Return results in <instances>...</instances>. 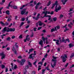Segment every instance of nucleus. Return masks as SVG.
<instances>
[{"label":"nucleus","mask_w":74,"mask_h":74,"mask_svg":"<svg viewBox=\"0 0 74 74\" xmlns=\"http://www.w3.org/2000/svg\"><path fill=\"white\" fill-rule=\"evenodd\" d=\"M51 61L54 62H53V65L51 64V66L53 68H55V66H56V60L53 59H52Z\"/></svg>","instance_id":"1"},{"label":"nucleus","mask_w":74,"mask_h":74,"mask_svg":"<svg viewBox=\"0 0 74 74\" xmlns=\"http://www.w3.org/2000/svg\"><path fill=\"white\" fill-rule=\"evenodd\" d=\"M61 9L62 7H61V6L59 5L58 7V5H56L55 7V11L56 12H58V11L60 10Z\"/></svg>","instance_id":"2"},{"label":"nucleus","mask_w":74,"mask_h":74,"mask_svg":"<svg viewBox=\"0 0 74 74\" xmlns=\"http://www.w3.org/2000/svg\"><path fill=\"white\" fill-rule=\"evenodd\" d=\"M66 58H67V56L66 54H65L64 56H62V57L61 58L62 59L63 63H64L66 61Z\"/></svg>","instance_id":"3"},{"label":"nucleus","mask_w":74,"mask_h":74,"mask_svg":"<svg viewBox=\"0 0 74 74\" xmlns=\"http://www.w3.org/2000/svg\"><path fill=\"white\" fill-rule=\"evenodd\" d=\"M40 13H38V15L36 17H35L33 16L32 18L33 19L35 20H36V21H38V19L40 18V17H39L40 16Z\"/></svg>","instance_id":"4"},{"label":"nucleus","mask_w":74,"mask_h":74,"mask_svg":"<svg viewBox=\"0 0 74 74\" xmlns=\"http://www.w3.org/2000/svg\"><path fill=\"white\" fill-rule=\"evenodd\" d=\"M0 56H2L1 57V59H2V60H3V59L5 58V55L3 53H0Z\"/></svg>","instance_id":"5"},{"label":"nucleus","mask_w":74,"mask_h":74,"mask_svg":"<svg viewBox=\"0 0 74 74\" xmlns=\"http://www.w3.org/2000/svg\"><path fill=\"white\" fill-rule=\"evenodd\" d=\"M15 29L14 28H8L7 32H15Z\"/></svg>","instance_id":"6"},{"label":"nucleus","mask_w":74,"mask_h":74,"mask_svg":"<svg viewBox=\"0 0 74 74\" xmlns=\"http://www.w3.org/2000/svg\"><path fill=\"white\" fill-rule=\"evenodd\" d=\"M0 23L2 25V26H5L6 25V26H8V23H6L5 24L2 21H0Z\"/></svg>","instance_id":"7"},{"label":"nucleus","mask_w":74,"mask_h":74,"mask_svg":"<svg viewBox=\"0 0 74 74\" xmlns=\"http://www.w3.org/2000/svg\"><path fill=\"white\" fill-rule=\"evenodd\" d=\"M67 24H66L65 25L63 26V28H65V29L64 30V32H66L67 30H69V29H67V27H67Z\"/></svg>","instance_id":"8"},{"label":"nucleus","mask_w":74,"mask_h":74,"mask_svg":"<svg viewBox=\"0 0 74 74\" xmlns=\"http://www.w3.org/2000/svg\"><path fill=\"white\" fill-rule=\"evenodd\" d=\"M7 30H8V29H7V27H5L3 28V30L2 31V32L3 33H4L5 32H6V31H7Z\"/></svg>","instance_id":"9"},{"label":"nucleus","mask_w":74,"mask_h":74,"mask_svg":"<svg viewBox=\"0 0 74 74\" xmlns=\"http://www.w3.org/2000/svg\"><path fill=\"white\" fill-rule=\"evenodd\" d=\"M53 41H57L56 43V44H57V45H59V40H56V39H53Z\"/></svg>","instance_id":"10"},{"label":"nucleus","mask_w":74,"mask_h":74,"mask_svg":"<svg viewBox=\"0 0 74 74\" xmlns=\"http://www.w3.org/2000/svg\"><path fill=\"white\" fill-rule=\"evenodd\" d=\"M68 0H64H64H61V2L62 3V4L63 5H65V4H66V3Z\"/></svg>","instance_id":"11"},{"label":"nucleus","mask_w":74,"mask_h":74,"mask_svg":"<svg viewBox=\"0 0 74 74\" xmlns=\"http://www.w3.org/2000/svg\"><path fill=\"white\" fill-rule=\"evenodd\" d=\"M27 5H28V3H27L26 5H24L23 6H22L20 8V10H22V9H23V8H24V7H26V6H27Z\"/></svg>","instance_id":"12"},{"label":"nucleus","mask_w":74,"mask_h":74,"mask_svg":"<svg viewBox=\"0 0 74 74\" xmlns=\"http://www.w3.org/2000/svg\"><path fill=\"white\" fill-rule=\"evenodd\" d=\"M26 62V60L25 59H23L21 60V63H22V64H21V65L23 66V64H24V63Z\"/></svg>","instance_id":"13"},{"label":"nucleus","mask_w":74,"mask_h":74,"mask_svg":"<svg viewBox=\"0 0 74 74\" xmlns=\"http://www.w3.org/2000/svg\"><path fill=\"white\" fill-rule=\"evenodd\" d=\"M26 9H24L23 10H22L21 12V15H23L26 12Z\"/></svg>","instance_id":"14"},{"label":"nucleus","mask_w":74,"mask_h":74,"mask_svg":"<svg viewBox=\"0 0 74 74\" xmlns=\"http://www.w3.org/2000/svg\"><path fill=\"white\" fill-rule=\"evenodd\" d=\"M41 3L40 2H38L36 5V6L35 7V8L36 10H37L38 9V5H40V4Z\"/></svg>","instance_id":"15"},{"label":"nucleus","mask_w":74,"mask_h":74,"mask_svg":"<svg viewBox=\"0 0 74 74\" xmlns=\"http://www.w3.org/2000/svg\"><path fill=\"white\" fill-rule=\"evenodd\" d=\"M43 14H45L44 16L45 17L47 18L48 16H49L47 15V13L45 11L43 12Z\"/></svg>","instance_id":"16"},{"label":"nucleus","mask_w":74,"mask_h":74,"mask_svg":"<svg viewBox=\"0 0 74 74\" xmlns=\"http://www.w3.org/2000/svg\"><path fill=\"white\" fill-rule=\"evenodd\" d=\"M33 55V54H30L29 56L28 59H32L33 60V59H34V58H33V57L32 56V55Z\"/></svg>","instance_id":"17"},{"label":"nucleus","mask_w":74,"mask_h":74,"mask_svg":"<svg viewBox=\"0 0 74 74\" xmlns=\"http://www.w3.org/2000/svg\"><path fill=\"white\" fill-rule=\"evenodd\" d=\"M10 11L7 10L6 11L5 13L7 15H9L10 14Z\"/></svg>","instance_id":"18"},{"label":"nucleus","mask_w":74,"mask_h":74,"mask_svg":"<svg viewBox=\"0 0 74 74\" xmlns=\"http://www.w3.org/2000/svg\"><path fill=\"white\" fill-rule=\"evenodd\" d=\"M6 41H11V37H8L6 38Z\"/></svg>","instance_id":"19"},{"label":"nucleus","mask_w":74,"mask_h":74,"mask_svg":"<svg viewBox=\"0 0 74 74\" xmlns=\"http://www.w3.org/2000/svg\"><path fill=\"white\" fill-rule=\"evenodd\" d=\"M69 45V48H72V47H74V45H73L71 44H70Z\"/></svg>","instance_id":"20"},{"label":"nucleus","mask_w":74,"mask_h":74,"mask_svg":"<svg viewBox=\"0 0 74 74\" xmlns=\"http://www.w3.org/2000/svg\"><path fill=\"white\" fill-rule=\"evenodd\" d=\"M42 40L43 41L44 43L45 42V38H44V36H42Z\"/></svg>","instance_id":"21"},{"label":"nucleus","mask_w":74,"mask_h":74,"mask_svg":"<svg viewBox=\"0 0 74 74\" xmlns=\"http://www.w3.org/2000/svg\"><path fill=\"white\" fill-rule=\"evenodd\" d=\"M39 44L40 45H43V41H42V40H40V42H39Z\"/></svg>","instance_id":"22"},{"label":"nucleus","mask_w":74,"mask_h":74,"mask_svg":"<svg viewBox=\"0 0 74 74\" xmlns=\"http://www.w3.org/2000/svg\"><path fill=\"white\" fill-rule=\"evenodd\" d=\"M28 64L29 65V67H32V64L30 63V62H28Z\"/></svg>","instance_id":"23"},{"label":"nucleus","mask_w":74,"mask_h":74,"mask_svg":"<svg viewBox=\"0 0 74 74\" xmlns=\"http://www.w3.org/2000/svg\"><path fill=\"white\" fill-rule=\"evenodd\" d=\"M38 23H39V26H42V23L41 21H38Z\"/></svg>","instance_id":"24"},{"label":"nucleus","mask_w":74,"mask_h":74,"mask_svg":"<svg viewBox=\"0 0 74 74\" xmlns=\"http://www.w3.org/2000/svg\"><path fill=\"white\" fill-rule=\"evenodd\" d=\"M24 23H25L23 22H22L19 26V27H21L23 25H24Z\"/></svg>","instance_id":"25"},{"label":"nucleus","mask_w":74,"mask_h":74,"mask_svg":"<svg viewBox=\"0 0 74 74\" xmlns=\"http://www.w3.org/2000/svg\"><path fill=\"white\" fill-rule=\"evenodd\" d=\"M17 62L18 63H20V64L21 65V64H22V61H20L18 60H17Z\"/></svg>","instance_id":"26"},{"label":"nucleus","mask_w":74,"mask_h":74,"mask_svg":"<svg viewBox=\"0 0 74 74\" xmlns=\"http://www.w3.org/2000/svg\"><path fill=\"white\" fill-rule=\"evenodd\" d=\"M17 65H14V67L13 68V70H14H14H15L16 69H17Z\"/></svg>","instance_id":"27"},{"label":"nucleus","mask_w":74,"mask_h":74,"mask_svg":"<svg viewBox=\"0 0 74 74\" xmlns=\"http://www.w3.org/2000/svg\"><path fill=\"white\" fill-rule=\"evenodd\" d=\"M51 1H49L47 5V6H49L51 5Z\"/></svg>","instance_id":"28"},{"label":"nucleus","mask_w":74,"mask_h":74,"mask_svg":"<svg viewBox=\"0 0 74 74\" xmlns=\"http://www.w3.org/2000/svg\"><path fill=\"white\" fill-rule=\"evenodd\" d=\"M56 20H57V18H56V17H55L53 18V21L54 22H56Z\"/></svg>","instance_id":"29"},{"label":"nucleus","mask_w":74,"mask_h":74,"mask_svg":"<svg viewBox=\"0 0 74 74\" xmlns=\"http://www.w3.org/2000/svg\"><path fill=\"white\" fill-rule=\"evenodd\" d=\"M74 53H72L71 54V55L70 56V58H73V57H74Z\"/></svg>","instance_id":"30"},{"label":"nucleus","mask_w":74,"mask_h":74,"mask_svg":"<svg viewBox=\"0 0 74 74\" xmlns=\"http://www.w3.org/2000/svg\"><path fill=\"white\" fill-rule=\"evenodd\" d=\"M48 17H49L48 20V21H50V20L51 19V15H49Z\"/></svg>","instance_id":"31"},{"label":"nucleus","mask_w":74,"mask_h":74,"mask_svg":"<svg viewBox=\"0 0 74 74\" xmlns=\"http://www.w3.org/2000/svg\"><path fill=\"white\" fill-rule=\"evenodd\" d=\"M51 33H52V32H55V29L54 28L51 29Z\"/></svg>","instance_id":"32"},{"label":"nucleus","mask_w":74,"mask_h":74,"mask_svg":"<svg viewBox=\"0 0 74 74\" xmlns=\"http://www.w3.org/2000/svg\"><path fill=\"white\" fill-rule=\"evenodd\" d=\"M64 15H63L62 14H61L59 18L60 19H61V18H63V17H64Z\"/></svg>","instance_id":"33"},{"label":"nucleus","mask_w":74,"mask_h":74,"mask_svg":"<svg viewBox=\"0 0 74 74\" xmlns=\"http://www.w3.org/2000/svg\"><path fill=\"white\" fill-rule=\"evenodd\" d=\"M58 1H56L55 3H54V4L55 5H57L58 6Z\"/></svg>","instance_id":"34"},{"label":"nucleus","mask_w":74,"mask_h":74,"mask_svg":"<svg viewBox=\"0 0 74 74\" xmlns=\"http://www.w3.org/2000/svg\"><path fill=\"white\" fill-rule=\"evenodd\" d=\"M65 41L67 42V41H68V42L69 43L70 42V40H69V39L68 38V39H65Z\"/></svg>","instance_id":"35"},{"label":"nucleus","mask_w":74,"mask_h":74,"mask_svg":"<svg viewBox=\"0 0 74 74\" xmlns=\"http://www.w3.org/2000/svg\"><path fill=\"white\" fill-rule=\"evenodd\" d=\"M13 8L14 9H15V10H16V9H17V8H18V7H17V6H13Z\"/></svg>","instance_id":"36"},{"label":"nucleus","mask_w":74,"mask_h":74,"mask_svg":"<svg viewBox=\"0 0 74 74\" xmlns=\"http://www.w3.org/2000/svg\"><path fill=\"white\" fill-rule=\"evenodd\" d=\"M45 40L46 41V44H48V39L47 38H45Z\"/></svg>","instance_id":"37"},{"label":"nucleus","mask_w":74,"mask_h":74,"mask_svg":"<svg viewBox=\"0 0 74 74\" xmlns=\"http://www.w3.org/2000/svg\"><path fill=\"white\" fill-rule=\"evenodd\" d=\"M29 65L26 66L25 68V70H26V69H29Z\"/></svg>","instance_id":"38"},{"label":"nucleus","mask_w":74,"mask_h":74,"mask_svg":"<svg viewBox=\"0 0 74 74\" xmlns=\"http://www.w3.org/2000/svg\"><path fill=\"white\" fill-rule=\"evenodd\" d=\"M1 67L2 69H4V68H5V65L3 64H2V65Z\"/></svg>","instance_id":"39"},{"label":"nucleus","mask_w":74,"mask_h":74,"mask_svg":"<svg viewBox=\"0 0 74 74\" xmlns=\"http://www.w3.org/2000/svg\"><path fill=\"white\" fill-rule=\"evenodd\" d=\"M2 3H0V4L2 5L3 4V3H5V0H2Z\"/></svg>","instance_id":"40"},{"label":"nucleus","mask_w":74,"mask_h":74,"mask_svg":"<svg viewBox=\"0 0 74 74\" xmlns=\"http://www.w3.org/2000/svg\"><path fill=\"white\" fill-rule=\"evenodd\" d=\"M12 51L13 52H14V51H15L16 50V49L15 48V47H13V49H12Z\"/></svg>","instance_id":"41"},{"label":"nucleus","mask_w":74,"mask_h":74,"mask_svg":"<svg viewBox=\"0 0 74 74\" xmlns=\"http://www.w3.org/2000/svg\"><path fill=\"white\" fill-rule=\"evenodd\" d=\"M15 44H15V45L16 47L17 48H18V45H16L18 43L15 42Z\"/></svg>","instance_id":"42"},{"label":"nucleus","mask_w":74,"mask_h":74,"mask_svg":"<svg viewBox=\"0 0 74 74\" xmlns=\"http://www.w3.org/2000/svg\"><path fill=\"white\" fill-rule=\"evenodd\" d=\"M40 64V65H42V62H39L38 63V64Z\"/></svg>","instance_id":"43"},{"label":"nucleus","mask_w":74,"mask_h":74,"mask_svg":"<svg viewBox=\"0 0 74 74\" xmlns=\"http://www.w3.org/2000/svg\"><path fill=\"white\" fill-rule=\"evenodd\" d=\"M36 63H37V60H36L33 63V64L34 65H36Z\"/></svg>","instance_id":"44"},{"label":"nucleus","mask_w":74,"mask_h":74,"mask_svg":"<svg viewBox=\"0 0 74 74\" xmlns=\"http://www.w3.org/2000/svg\"><path fill=\"white\" fill-rule=\"evenodd\" d=\"M12 1H10V2L9 3V4H8V6L9 7H10V6H11V3H12Z\"/></svg>","instance_id":"45"},{"label":"nucleus","mask_w":74,"mask_h":74,"mask_svg":"<svg viewBox=\"0 0 74 74\" xmlns=\"http://www.w3.org/2000/svg\"><path fill=\"white\" fill-rule=\"evenodd\" d=\"M23 37H22V35L21 34L19 36V38H22Z\"/></svg>","instance_id":"46"},{"label":"nucleus","mask_w":74,"mask_h":74,"mask_svg":"<svg viewBox=\"0 0 74 74\" xmlns=\"http://www.w3.org/2000/svg\"><path fill=\"white\" fill-rule=\"evenodd\" d=\"M46 70V69H43L42 70V73H44V72Z\"/></svg>","instance_id":"47"},{"label":"nucleus","mask_w":74,"mask_h":74,"mask_svg":"<svg viewBox=\"0 0 74 74\" xmlns=\"http://www.w3.org/2000/svg\"><path fill=\"white\" fill-rule=\"evenodd\" d=\"M34 36V34L32 33L31 35L30 36L31 37H33Z\"/></svg>","instance_id":"48"},{"label":"nucleus","mask_w":74,"mask_h":74,"mask_svg":"<svg viewBox=\"0 0 74 74\" xmlns=\"http://www.w3.org/2000/svg\"><path fill=\"white\" fill-rule=\"evenodd\" d=\"M48 14H50L51 12L49 11H45Z\"/></svg>","instance_id":"49"},{"label":"nucleus","mask_w":74,"mask_h":74,"mask_svg":"<svg viewBox=\"0 0 74 74\" xmlns=\"http://www.w3.org/2000/svg\"><path fill=\"white\" fill-rule=\"evenodd\" d=\"M29 51H30L32 52L33 51H34V49L32 48L31 49H29Z\"/></svg>","instance_id":"50"},{"label":"nucleus","mask_w":74,"mask_h":74,"mask_svg":"<svg viewBox=\"0 0 74 74\" xmlns=\"http://www.w3.org/2000/svg\"><path fill=\"white\" fill-rule=\"evenodd\" d=\"M47 7H46L43 10V11H46L47 10Z\"/></svg>","instance_id":"51"},{"label":"nucleus","mask_w":74,"mask_h":74,"mask_svg":"<svg viewBox=\"0 0 74 74\" xmlns=\"http://www.w3.org/2000/svg\"><path fill=\"white\" fill-rule=\"evenodd\" d=\"M8 71V69L7 68H6L5 69V72L7 73V72Z\"/></svg>","instance_id":"52"},{"label":"nucleus","mask_w":74,"mask_h":74,"mask_svg":"<svg viewBox=\"0 0 74 74\" xmlns=\"http://www.w3.org/2000/svg\"><path fill=\"white\" fill-rule=\"evenodd\" d=\"M29 6L30 7H34V5H33V4H30Z\"/></svg>","instance_id":"53"},{"label":"nucleus","mask_w":74,"mask_h":74,"mask_svg":"<svg viewBox=\"0 0 74 74\" xmlns=\"http://www.w3.org/2000/svg\"><path fill=\"white\" fill-rule=\"evenodd\" d=\"M54 13V12L53 11H51V12L50 13L51 15H53V13Z\"/></svg>","instance_id":"54"},{"label":"nucleus","mask_w":74,"mask_h":74,"mask_svg":"<svg viewBox=\"0 0 74 74\" xmlns=\"http://www.w3.org/2000/svg\"><path fill=\"white\" fill-rule=\"evenodd\" d=\"M11 38L12 39H14L15 38V36H12Z\"/></svg>","instance_id":"55"},{"label":"nucleus","mask_w":74,"mask_h":74,"mask_svg":"<svg viewBox=\"0 0 74 74\" xmlns=\"http://www.w3.org/2000/svg\"><path fill=\"white\" fill-rule=\"evenodd\" d=\"M14 52L15 55H17V54H18V53L16 52V51H14Z\"/></svg>","instance_id":"56"},{"label":"nucleus","mask_w":74,"mask_h":74,"mask_svg":"<svg viewBox=\"0 0 74 74\" xmlns=\"http://www.w3.org/2000/svg\"><path fill=\"white\" fill-rule=\"evenodd\" d=\"M62 42H64V41H65V40L64 39V37H63L62 38Z\"/></svg>","instance_id":"57"},{"label":"nucleus","mask_w":74,"mask_h":74,"mask_svg":"<svg viewBox=\"0 0 74 74\" xmlns=\"http://www.w3.org/2000/svg\"><path fill=\"white\" fill-rule=\"evenodd\" d=\"M56 28L57 29H60V26L59 25H58L56 26Z\"/></svg>","instance_id":"58"},{"label":"nucleus","mask_w":74,"mask_h":74,"mask_svg":"<svg viewBox=\"0 0 74 74\" xmlns=\"http://www.w3.org/2000/svg\"><path fill=\"white\" fill-rule=\"evenodd\" d=\"M47 56H48V54L47 53H46V55H45L44 57L45 58H47Z\"/></svg>","instance_id":"59"},{"label":"nucleus","mask_w":74,"mask_h":74,"mask_svg":"<svg viewBox=\"0 0 74 74\" xmlns=\"http://www.w3.org/2000/svg\"><path fill=\"white\" fill-rule=\"evenodd\" d=\"M27 38H26L25 39H24V41L25 42H26L27 41Z\"/></svg>","instance_id":"60"},{"label":"nucleus","mask_w":74,"mask_h":74,"mask_svg":"<svg viewBox=\"0 0 74 74\" xmlns=\"http://www.w3.org/2000/svg\"><path fill=\"white\" fill-rule=\"evenodd\" d=\"M27 41H29L30 40V37H29L28 38H27Z\"/></svg>","instance_id":"61"},{"label":"nucleus","mask_w":74,"mask_h":74,"mask_svg":"<svg viewBox=\"0 0 74 74\" xmlns=\"http://www.w3.org/2000/svg\"><path fill=\"white\" fill-rule=\"evenodd\" d=\"M22 21H25V18H22Z\"/></svg>","instance_id":"62"},{"label":"nucleus","mask_w":74,"mask_h":74,"mask_svg":"<svg viewBox=\"0 0 74 74\" xmlns=\"http://www.w3.org/2000/svg\"><path fill=\"white\" fill-rule=\"evenodd\" d=\"M10 48L9 47H7V48H6V50L7 51H9V50H10Z\"/></svg>","instance_id":"63"},{"label":"nucleus","mask_w":74,"mask_h":74,"mask_svg":"<svg viewBox=\"0 0 74 74\" xmlns=\"http://www.w3.org/2000/svg\"><path fill=\"white\" fill-rule=\"evenodd\" d=\"M36 72L35 71H32V74H35Z\"/></svg>","instance_id":"64"}]
</instances>
